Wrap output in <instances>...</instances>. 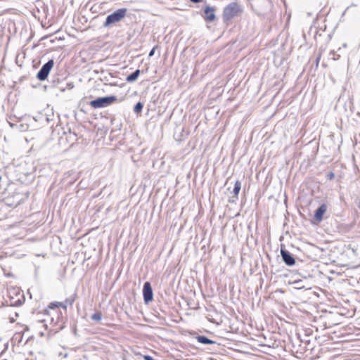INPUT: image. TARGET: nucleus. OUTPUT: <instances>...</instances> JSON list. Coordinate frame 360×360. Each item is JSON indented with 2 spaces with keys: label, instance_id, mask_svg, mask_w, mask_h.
<instances>
[{
  "label": "nucleus",
  "instance_id": "nucleus-1",
  "mask_svg": "<svg viewBox=\"0 0 360 360\" xmlns=\"http://www.w3.org/2000/svg\"><path fill=\"white\" fill-rule=\"evenodd\" d=\"M127 13L126 8H120L108 15L106 18L105 22L103 23L104 27H109L110 25L115 24L122 20Z\"/></svg>",
  "mask_w": 360,
  "mask_h": 360
},
{
  "label": "nucleus",
  "instance_id": "nucleus-2",
  "mask_svg": "<svg viewBox=\"0 0 360 360\" xmlns=\"http://www.w3.org/2000/svg\"><path fill=\"white\" fill-rule=\"evenodd\" d=\"M239 6L236 2H231L227 5L223 11V19L224 22H228L234 17L237 16L240 12Z\"/></svg>",
  "mask_w": 360,
  "mask_h": 360
},
{
  "label": "nucleus",
  "instance_id": "nucleus-3",
  "mask_svg": "<svg viewBox=\"0 0 360 360\" xmlns=\"http://www.w3.org/2000/svg\"><path fill=\"white\" fill-rule=\"evenodd\" d=\"M115 101H117L115 96L99 97L91 101L90 105L94 108H100L108 106Z\"/></svg>",
  "mask_w": 360,
  "mask_h": 360
},
{
  "label": "nucleus",
  "instance_id": "nucleus-4",
  "mask_svg": "<svg viewBox=\"0 0 360 360\" xmlns=\"http://www.w3.org/2000/svg\"><path fill=\"white\" fill-rule=\"evenodd\" d=\"M54 65V61L53 60H49L47 63H46L39 70L37 75V78L40 81L45 80L51 70L53 68Z\"/></svg>",
  "mask_w": 360,
  "mask_h": 360
},
{
  "label": "nucleus",
  "instance_id": "nucleus-5",
  "mask_svg": "<svg viewBox=\"0 0 360 360\" xmlns=\"http://www.w3.org/2000/svg\"><path fill=\"white\" fill-rule=\"evenodd\" d=\"M143 295L145 303L148 304L153 299V292L150 282L146 281L143 284Z\"/></svg>",
  "mask_w": 360,
  "mask_h": 360
},
{
  "label": "nucleus",
  "instance_id": "nucleus-6",
  "mask_svg": "<svg viewBox=\"0 0 360 360\" xmlns=\"http://www.w3.org/2000/svg\"><path fill=\"white\" fill-rule=\"evenodd\" d=\"M281 255L283 259V261L288 266H292L295 263V258L288 250L281 248Z\"/></svg>",
  "mask_w": 360,
  "mask_h": 360
},
{
  "label": "nucleus",
  "instance_id": "nucleus-7",
  "mask_svg": "<svg viewBox=\"0 0 360 360\" xmlns=\"http://www.w3.org/2000/svg\"><path fill=\"white\" fill-rule=\"evenodd\" d=\"M214 8L210 6H207L204 10L205 16L204 17L206 21L212 22L214 20L216 16L214 14Z\"/></svg>",
  "mask_w": 360,
  "mask_h": 360
},
{
  "label": "nucleus",
  "instance_id": "nucleus-8",
  "mask_svg": "<svg viewBox=\"0 0 360 360\" xmlns=\"http://www.w3.org/2000/svg\"><path fill=\"white\" fill-rule=\"evenodd\" d=\"M326 210L327 206L325 204H323L316 210L314 214V219L318 222H320L323 219V215L326 212Z\"/></svg>",
  "mask_w": 360,
  "mask_h": 360
},
{
  "label": "nucleus",
  "instance_id": "nucleus-9",
  "mask_svg": "<svg viewBox=\"0 0 360 360\" xmlns=\"http://www.w3.org/2000/svg\"><path fill=\"white\" fill-rule=\"evenodd\" d=\"M196 339L198 342L203 344V345H211V344H215V342L213 340L209 339L206 336L204 335H198L196 337Z\"/></svg>",
  "mask_w": 360,
  "mask_h": 360
},
{
  "label": "nucleus",
  "instance_id": "nucleus-10",
  "mask_svg": "<svg viewBox=\"0 0 360 360\" xmlns=\"http://www.w3.org/2000/svg\"><path fill=\"white\" fill-rule=\"evenodd\" d=\"M140 72H141L140 70H139V69L135 70L134 72H133L131 74H130L129 75H128L127 77L126 81L127 82H135L138 79V77H139V76L140 75Z\"/></svg>",
  "mask_w": 360,
  "mask_h": 360
},
{
  "label": "nucleus",
  "instance_id": "nucleus-11",
  "mask_svg": "<svg viewBox=\"0 0 360 360\" xmlns=\"http://www.w3.org/2000/svg\"><path fill=\"white\" fill-rule=\"evenodd\" d=\"M13 291L15 293V291H18V292H16V295H19L20 297V298H18V300H16L11 301V304H12V305H20V304H22V301L21 298L23 299V297H24L23 295L21 294L19 292L18 289L13 288Z\"/></svg>",
  "mask_w": 360,
  "mask_h": 360
},
{
  "label": "nucleus",
  "instance_id": "nucleus-12",
  "mask_svg": "<svg viewBox=\"0 0 360 360\" xmlns=\"http://www.w3.org/2000/svg\"><path fill=\"white\" fill-rule=\"evenodd\" d=\"M241 188V182L239 180H237L235 182L234 188H233V193L236 196H237Z\"/></svg>",
  "mask_w": 360,
  "mask_h": 360
},
{
  "label": "nucleus",
  "instance_id": "nucleus-13",
  "mask_svg": "<svg viewBox=\"0 0 360 360\" xmlns=\"http://www.w3.org/2000/svg\"><path fill=\"white\" fill-rule=\"evenodd\" d=\"M143 107V103H142L141 102H140V101H139V102H138V103L135 105V106H134V112H136V113H139V112H141L142 111Z\"/></svg>",
  "mask_w": 360,
  "mask_h": 360
},
{
  "label": "nucleus",
  "instance_id": "nucleus-14",
  "mask_svg": "<svg viewBox=\"0 0 360 360\" xmlns=\"http://www.w3.org/2000/svg\"><path fill=\"white\" fill-rule=\"evenodd\" d=\"M102 319V314L101 312H96L91 316V319L96 322H99Z\"/></svg>",
  "mask_w": 360,
  "mask_h": 360
},
{
  "label": "nucleus",
  "instance_id": "nucleus-15",
  "mask_svg": "<svg viewBox=\"0 0 360 360\" xmlns=\"http://www.w3.org/2000/svg\"><path fill=\"white\" fill-rule=\"evenodd\" d=\"M330 55L333 56V60H338L340 58V56L339 54L336 53V52L335 51H331L330 52Z\"/></svg>",
  "mask_w": 360,
  "mask_h": 360
},
{
  "label": "nucleus",
  "instance_id": "nucleus-16",
  "mask_svg": "<svg viewBox=\"0 0 360 360\" xmlns=\"http://www.w3.org/2000/svg\"><path fill=\"white\" fill-rule=\"evenodd\" d=\"M155 47H153V48L150 50V51L149 52L148 56H149L150 57L153 56L154 55V53H155Z\"/></svg>",
  "mask_w": 360,
  "mask_h": 360
},
{
  "label": "nucleus",
  "instance_id": "nucleus-17",
  "mask_svg": "<svg viewBox=\"0 0 360 360\" xmlns=\"http://www.w3.org/2000/svg\"><path fill=\"white\" fill-rule=\"evenodd\" d=\"M144 360H154L153 358L149 355L143 356Z\"/></svg>",
  "mask_w": 360,
  "mask_h": 360
},
{
  "label": "nucleus",
  "instance_id": "nucleus-18",
  "mask_svg": "<svg viewBox=\"0 0 360 360\" xmlns=\"http://www.w3.org/2000/svg\"><path fill=\"white\" fill-rule=\"evenodd\" d=\"M73 302H74V300L66 299L65 302L66 304H69L71 305Z\"/></svg>",
  "mask_w": 360,
  "mask_h": 360
},
{
  "label": "nucleus",
  "instance_id": "nucleus-19",
  "mask_svg": "<svg viewBox=\"0 0 360 360\" xmlns=\"http://www.w3.org/2000/svg\"><path fill=\"white\" fill-rule=\"evenodd\" d=\"M334 178V174L333 172H330L328 174V179H333Z\"/></svg>",
  "mask_w": 360,
  "mask_h": 360
},
{
  "label": "nucleus",
  "instance_id": "nucleus-20",
  "mask_svg": "<svg viewBox=\"0 0 360 360\" xmlns=\"http://www.w3.org/2000/svg\"><path fill=\"white\" fill-rule=\"evenodd\" d=\"M320 59H321V54H319V55L318 56V57L316 58V65H318V64H319V61H320Z\"/></svg>",
  "mask_w": 360,
  "mask_h": 360
},
{
  "label": "nucleus",
  "instance_id": "nucleus-21",
  "mask_svg": "<svg viewBox=\"0 0 360 360\" xmlns=\"http://www.w3.org/2000/svg\"><path fill=\"white\" fill-rule=\"evenodd\" d=\"M59 306H60L61 307H63V309H66V305L63 303V302H59L58 303Z\"/></svg>",
  "mask_w": 360,
  "mask_h": 360
},
{
  "label": "nucleus",
  "instance_id": "nucleus-22",
  "mask_svg": "<svg viewBox=\"0 0 360 360\" xmlns=\"http://www.w3.org/2000/svg\"><path fill=\"white\" fill-rule=\"evenodd\" d=\"M73 86H74V85L72 83L68 84V89H71L73 88Z\"/></svg>",
  "mask_w": 360,
  "mask_h": 360
},
{
  "label": "nucleus",
  "instance_id": "nucleus-23",
  "mask_svg": "<svg viewBox=\"0 0 360 360\" xmlns=\"http://www.w3.org/2000/svg\"><path fill=\"white\" fill-rule=\"evenodd\" d=\"M191 2L193 3H198V2H200L202 1V0H190Z\"/></svg>",
  "mask_w": 360,
  "mask_h": 360
}]
</instances>
